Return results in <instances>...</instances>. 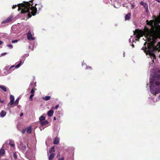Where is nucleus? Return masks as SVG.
I'll return each mask as SVG.
<instances>
[{
  "label": "nucleus",
  "mask_w": 160,
  "mask_h": 160,
  "mask_svg": "<svg viewBox=\"0 0 160 160\" xmlns=\"http://www.w3.org/2000/svg\"><path fill=\"white\" fill-rule=\"evenodd\" d=\"M13 157L15 159H16L17 158V155H16V153L14 152L13 153Z\"/></svg>",
  "instance_id": "7c9ffc66"
},
{
  "label": "nucleus",
  "mask_w": 160,
  "mask_h": 160,
  "mask_svg": "<svg viewBox=\"0 0 160 160\" xmlns=\"http://www.w3.org/2000/svg\"><path fill=\"white\" fill-rule=\"evenodd\" d=\"M34 94H31L29 97V100L30 101L32 100V98L34 96Z\"/></svg>",
  "instance_id": "cd10ccee"
},
{
  "label": "nucleus",
  "mask_w": 160,
  "mask_h": 160,
  "mask_svg": "<svg viewBox=\"0 0 160 160\" xmlns=\"http://www.w3.org/2000/svg\"><path fill=\"white\" fill-rule=\"evenodd\" d=\"M19 98H18L15 100V102H14V104L15 105H17L19 102Z\"/></svg>",
  "instance_id": "4be33fe9"
},
{
  "label": "nucleus",
  "mask_w": 160,
  "mask_h": 160,
  "mask_svg": "<svg viewBox=\"0 0 160 160\" xmlns=\"http://www.w3.org/2000/svg\"><path fill=\"white\" fill-rule=\"evenodd\" d=\"M54 151L55 150L54 149V147H52L51 148L49 152L50 153H51L52 152H54Z\"/></svg>",
  "instance_id": "a878e982"
},
{
  "label": "nucleus",
  "mask_w": 160,
  "mask_h": 160,
  "mask_svg": "<svg viewBox=\"0 0 160 160\" xmlns=\"http://www.w3.org/2000/svg\"><path fill=\"white\" fill-rule=\"evenodd\" d=\"M23 115V113L22 112H21L20 114V116L22 117Z\"/></svg>",
  "instance_id": "a19ab883"
},
{
  "label": "nucleus",
  "mask_w": 160,
  "mask_h": 160,
  "mask_svg": "<svg viewBox=\"0 0 160 160\" xmlns=\"http://www.w3.org/2000/svg\"><path fill=\"white\" fill-rule=\"evenodd\" d=\"M18 41H12V42L13 43H16Z\"/></svg>",
  "instance_id": "e433bc0d"
},
{
  "label": "nucleus",
  "mask_w": 160,
  "mask_h": 160,
  "mask_svg": "<svg viewBox=\"0 0 160 160\" xmlns=\"http://www.w3.org/2000/svg\"><path fill=\"white\" fill-rule=\"evenodd\" d=\"M144 7L145 8L146 11H147L148 10V6L147 4L146 3V4H145V5H144Z\"/></svg>",
  "instance_id": "c85d7f7f"
},
{
  "label": "nucleus",
  "mask_w": 160,
  "mask_h": 160,
  "mask_svg": "<svg viewBox=\"0 0 160 160\" xmlns=\"http://www.w3.org/2000/svg\"><path fill=\"white\" fill-rule=\"evenodd\" d=\"M10 101H14V96L12 95L10 96Z\"/></svg>",
  "instance_id": "b1692460"
},
{
  "label": "nucleus",
  "mask_w": 160,
  "mask_h": 160,
  "mask_svg": "<svg viewBox=\"0 0 160 160\" xmlns=\"http://www.w3.org/2000/svg\"><path fill=\"white\" fill-rule=\"evenodd\" d=\"M82 66H83V67H84V65H85V66L86 67V69H92V68L91 67L87 66L86 64H84L83 63H82Z\"/></svg>",
  "instance_id": "5701e85b"
},
{
  "label": "nucleus",
  "mask_w": 160,
  "mask_h": 160,
  "mask_svg": "<svg viewBox=\"0 0 160 160\" xmlns=\"http://www.w3.org/2000/svg\"><path fill=\"white\" fill-rule=\"evenodd\" d=\"M123 56L124 57V56H124V53H123Z\"/></svg>",
  "instance_id": "09e8293b"
},
{
  "label": "nucleus",
  "mask_w": 160,
  "mask_h": 160,
  "mask_svg": "<svg viewBox=\"0 0 160 160\" xmlns=\"http://www.w3.org/2000/svg\"><path fill=\"white\" fill-rule=\"evenodd\" d=\"M6 114V112L4 110H2L0 113V116L1 118H3L5 116Z\"/></svg>",
  "instance_id": "9b49d317"
},
{
  "label": "nucleus",
  "mask_w": 160,
  "mask_h": 160,
  "mask_svg": "<svg viewBox=\"0 0 160 160\" xmlns=\"http://www.w3.org/2000/svg\"><path fill=\"white\" fill-rule=\"evenodd\" d=\"M18 10H21L22 13L28 12V18H30L32 15H36L37 11V8L32 6L28 2H25L24 3L19 4L18 5Z\"/></svg>",
  "instance_id": "7ed1b4c3"
},
{
  "label": "nucleus",
  "mask_w": 160,
  "mask_h": 160,
  "mask_svg": "<svg viewBox=\"0 0 160 160\" xmlns=\"http://www.w3.org/2000/svg\"><path fill=\"white\" fill-rule=\"evenodd\" d=\"M140 4L144 6L145 5V4H146V3H145L142 2H140Z\"/></svg>",
  "instance_id": "f704fd0d"
},
{
  "label": "nucleus",
  "mask_w": 160,
  "mask_h": 160,
  "mask_svg": "<svg viewBox=\"0 0 160 160\" xmlns=\"http://www.w3.org/2000/svg\"><path fill=\"white\" fill-rule=\"evenodd\" d=\"M58 160H64V158L63 157L62 158L59 159Z\"/></svg>",
  "instance_id": "ea45409f"
},
{
  "label": "nucleus",
  "mask_w": 160,
  "mask_h": 160,
  "mask_svg": "<svg viewBox=\"0 0 160 160\" xmlns=\"http://www.w3.org/2000/svg\"><path fill=\"white\" fill-rule=\"evenodd\" d=\"M46 144H47V142H46Z\"/></svg>",
  "instance_id": "3c124183"
},
{
  "label": "nucleus",
  "mask_w": 160,
  "mask_h": 160,
  "mask_svg": "<svg viewBox=\"0 0 160 160\" xmlns=\"http://www.w3.org/2000/svg\"><path fill=\"white\" fill-rule=\"evenodd\" d=\"M26 131L25 129H23L22 131V133H24Z\"/></svg>",
  "instance_id": "58836bf2"
},
{
  "label": "nucleus",
  "mask_w": 160,
  "mask_h": 160,
  "mask_svg": "<svg viewBox=\"0 0 160 160\" xmlns=\"http://www.w3.org/2000/svg\"><path fill=\"white\" fill-rule=\"evenodd\" d=\"M39 120L40 121V122L42 121H44L45 120V118L44 116H41L39 118Z\"/></svg>",
  "instance_id": "412c9836"
},
{
  "label": "nucleus",
  "mask_w": 160,
  "mask_h": 160,
  "mask_svg": "<svg viewBox=\"0 0 160 160\" xmlns=\"http://www.w3.org/2000/svg\"><path fill=\"white\" fill-rule=\"evenodd\" d=\"M147 40H151V39H148Z\"/></svg>",
  "instance_id": "49530a36"
},
{
  "label": "nucleus",
  "mask_w": 160,
  "mask_h": 160,
  "mask_svg": "<svg viewBox=\"0 0 160 160\" xmlns=\"http://www.w3.org/2000/svg\"><path fill=\"white\" fill-rule=\"evenodd\" d=\"M135 7V6L132 3L131 4V9H132L133 8Z\"/></svg>",
  "instance_id": "473e14b6"
},
{
  "label": "nucleus",
  "mask_w": 160,
  "mask_h": 160,
  "mask_svg": "<svg viewBox=\"0 0 160 160\" xmlns=\"http://www.w3.org/2000/svg\"><path fill=\"white\" fill-rule=\"evenodd\" d=\"M30 44L29 45V48L32 51L33 50V48L36 45V43L35 41H29L28 42Z\"/></svg>",
  "instance_id": "6e6552de"
},
{
  "label": "nucleus",
  "mask_w": 160,
  "mask_h": 160,
  "mask_svg": "<svg viewBox=\"0 0 160 160\" xmlns=\"http://www.w3.org/2000/svg\"><path fill=\"white\" fill-rule=\"evenodd\" d=\"M45 128V127H43V126H41L40 127V129L41 131L42 130H43Z\"/></svg>",
  "instance_id": "72a5a7b5"
},
{
  "label": "nucleus",
  "mask_w": 160,
  "mask_h": 160,
  "mask_svg": "<svg viewBox=\"0 0 160 160\" xmlns=\"http://www.w3.org/2000/svg\"><path fill=\"white\" fill-rule=\"evenodd\" d=\"M0 88H1L4 92H6L7 91V88L6 87L3 85H0Z\"/></svg>",
  "instance_id": "f3484780"
},
{
  "label": "nucleus",
  "mask_w": 160,
  "mask_h": 160,
  "mask_svg": "<svg viewBox=\"0 0 160 160\" xmlns=\"http://www.w3.org/2000/svg\"><path fill=\"white\" fill-rule=\"evenodd\" d=\"M40 123L41 126H43V125L48 124V122L46 120L42 121Z\"/></svg>",
  "instance_id": "2eb2a0df"
},
{
  "label": "nucleus",
  "mask_w": 160,
  "mask_h": 160,
  "mask_svg": "<svg viewBox=\"0 0 160 160\" xmlns=\"http://www.w3.org/2000/svg\"><path fill=\"white\" fill-rule=\"evenodd\" d=\"M153 17L154 18V19L150 20L148 21H147V24L150 25L152 29H154L155 28L156 29L160 28L159 24L160 23V17L156 18L155 16H153Z\"/></svg>",
  "instance_id": "20e7f679"
},
{
  "label": "nucleus",
  "mask_w": 160,
  "mask_h": 160,
  "mask_svg": "<svg viewBox=\"0 0 160 160\" xmlns=\"http://www.w3.org/2000/svg\"><path fill=\"white\" fill-rule=\"evenodd\" d=\"M28 39L29 40H33L35 39L33 33H31L30 31H29L27 34Z\"/></svg>",
  "instance_id": "1a4fd4ad"
},
{
  "label": "nucleus",
  "mask_w": 160,
  "mask_h": 160,
  "mask_svg": "<svg viewBox=\"0 0 160 160\" xmlns=\"http://www.w3.org/2000/svg\"><path fill=\"white\" fill-rule=\"evenodd\" d=\"M114 7L115 8H118V7H116L115 6H114Z\"/></svg>",
  "instance_id": "de8ad7c7"
},
{
  "label": "nucleus",
  "mask_w": 160,
  "mask_h": 160,
  "mask_svg": "<svg viewBox=\"0 0 160 160\" xmlns=\"http://www.w3.org/2000/svg\"><path fill=\"white\" fill-rule=\"evenodd\" d=\"M9 144L10 146L11 150H9L8 152L10 153H11L15 149V144L14 141L12 140H9Z\"/></svg>",
  "instance_id": "0eeeda50"
},
{
  "label": "nucleus",
  "mask_w": 160,
  "mask_h": 160,
  "mask_svg": "<svg viewBox=\"0 0 160 160\" xmlns=\"http://www.w3.org/2000/svg\"><path fill=\"white\" fill-rule=\"evenodd\" d=\"M59 138H58L56 137L53 140V144H58L59 143Z\"/></svg>",
  "instance_id": "f8f14e48"
},
{
  "label": "nucleus",
  "mask_w": 160,
  "mask_h": 160,
  "mask_svg": "<svg viewBox=\"0 0 160 160\" xmlns=\"http://www.w3.org/2000/svg\"><path fill=\"white\" fill-rule=\"evenodd\" d=\"M129 42L130 45L132 47V48H133L134 47V44L136 43V42L135 41H129Z\"/></svg>",
  "instance_id": "dca6fc26"
},
{
  "label": "nucleus",
  "mask_w": 160,
  "mask_h": 160,
  "mask_svg": "<svg viewBox=\"0 0 160 160\" xmlns=\"http://www.w3.org/2000/svg\"><path fill=\"white\" fill-rule=\"evenodd\" d=\"M54 113L53 111L52 110H49L47 113L49 117H51L52 116Z\"/></svg>",
  "instance_id": "ddd939ff"
},
{
  "label": "nucleus",
  "mask_w": 160,
  "mask_h": 160,
  "mask_svg": "<svg viewBox=\"0 0 160 160\" xmlns=\"http://www.w3.org/2000/svg\"><path fill=\"white\" fill-rule=\"evenodd\" d=\"M32 127L31 126H29L27 128L26 130L27 132L28 133H30L31 132Z\"/></svg>",
  "instance_id": "6ab92c4d"
},
{
  "label": "nucleus",
  "mask_w": 160,
  "mask_h": 160,
  "mask_svg": "<svg viewBox=\"0 0 160 160\" xmlns=\"http://www.w3.org/2000/svg\"><path fill=\"white\" fill-rule=\"evenodd\" d=\"M130 16L131 14L130 13H128L125 17V20H128L129 19Z\"/></svg>",
  "instance_id": "a211bd4d"
},
{
  "label": "nucleus",
  "mask_w": 160,
  "mask_h": 160,
  "mask_svg": "<svg viewBox=\"0 0 160 160\" xmlns=\"http://www.w3.org/2000/svg\"><path fill=\"white\" fill-rule=\"evenodd\" d=\"M7 54V52H4V53H2L0 55V57H1L3 56H5V55Z\"/></svg>",
  "instance_id": "bb28decb"
},
{
  "label": "nucleus",
  "mask_w": 160,
  "mask_h": 160,
  "mask_svg": "<svg viewBox=\"0 0 160 160\" xmlns=\"http://www.w3.org/2000/svg\"><path fill=\"white\" fill-rule=\"evenodd\" d=\"M4 101L3 100L1 101L0 100V102L3 103L4 102Z\"/></svg>",
  "instance_id": "37998d69"
},
{
  "label": "nucleus",
  "mask_w": 160,
  "mask_h": 160,
  "mask_svg": "<svg viewBox=\"0 0 160 160\" xmlns=\"http://www.w3.org/2000/svg\"><path fill=\"white\" fill-rule=\"evenodd\" d=\"M157 41H146L144 43V46L141 49L144 50L146 55L148 54L151 59V62H149L150 66L153 67L154 66V59H155V52L156 50H160V42H157ZM160 59V54L159 55Z\"/></svg>",
  "instance_id": "f03ea898"
},
{
  "label": "nucleus",
  "mask_w": 160,
  "mask_h": 160,
  "mask_svg": "<svg viewBox=\"0 0 160 160\" xmlns=\"http://www.w3.org/2000/svg\"><path fill=\"white\" fill-rule=\"evenodd\" d=\"M7 46L8 47L10 48L11 49L13 48V46L11 44H9L7 45Z\"/></svg>",
  "instance_id": "2f4dec72"
},
{
  "label": "nucleus",
  "mask_w": 160,
  "mask_h": 160,
  "mask_svg": "<svg viewBox=\"0 0 160 160\" xmlns=\"http://www.w3.org/2000/svg\"><path fill=\"white\" fill-rule=\"evenodd\" d=\"M29 55V54L27 53V54H26L25 55H24V57H25V58H26V57H28V56Z\"/></svg>",
  "instance_id": "4c0bfd02"
},
{
  "label": "nucleus",
  "mask_w": 160,
  "mask_h": 160,
  "mask_svg": "<svg viewBox=\"0 0 160 160\" xmlns=\"http://www.w3.org/2000/svg\"><path fill=\"white\" fill-rule=\"evenodd\" d=\"M135 40H138L137 39H135Z\"/></svg>",
  "instance_id": "8fccbe9b"
},
{
  "label": "nucleus",
  "mask_w": 160,
  "mask_h": 160,
  "mask_svg": "<svg viewBox=\"0 0 160 160\" xmlns=\"http://www.w3.org/2000/svg\"><path fill=\"white\" fill-rule=\"evenodd\" d=\"M12 19V17H9L6 20L3 21L2 22V23H6L7 22H10L11 21Z\"/></svg>",
  "instance_id": "9d476101"
},
{
  "label": "nucleus",
  "mask_w": 160,
  "mask_h": 160,
  "mask_svg": "<svg viewBox=\"0 0 160 160\" xmlns=\"http://www.w3.org/2000/svg\"><path fill=\"white\" fill-rule=\"evenodd\" d=\"M134 34L136 35L137 38L139 39L140 37L143 36V35L145 34H146L148 36L150 37L151 36L152 32L149 29L145 28L144 30V32L139 30H136L134 32Z\"/></svg>",
  "instance_id": "39448f33"
},
{
  "label": "nucleus",
  "mask_w": 160,
  "mask_h": 160,
  "mask_svg": "<svg viewBox=\"0 0 160 160\" xmlns=\"http://www.w3.org/2000/svg\"><path fill=\"white\" fill-rule=\"evenodd\" d=\"M59 106V105H57L53 108L55 109H57L58 108Z\"/></svg>",
  "instance_id": "c9c22d12"
},
{
  "label": "nucleus",
  "mask_w": 160,
  "mask_h": 160,
  "mask_svg": "<svg viewBox=\"0 0 160 160\" xmlns=\"http://www.w3.org/2000/svg\"><path fill=\"white\" fill-rule=\"evenodd\" d=\"M35 89L34 88H32L31 91V93H32L31 94H34V92H35V91H34V89Z\"/></svg>",
  "instance_id": "c756f323"
},
{
  "label": "nucleus",
  "mask_w": 160,
  "mask_h": 160,
  "mask_svg": "<svg viewBox=\"0 0 160 160\" xmlns=\"http://www.w3.org/2000/svg\"><path fill=\"white\" fill-rule=\"evenodd\" d=\"M3 43V42H2L1 41H0V45L2 44Z\"/></svg>",
  "instance_id": "c03bdc74"
},
{
  "label": "nucleus",
  "mask_w": 160,
  "mask_h": 160,
  "mask_svg": "<svg viewBox=\"0 0 160 160\" xmlns=\"http://www.w3.org/2000/svg\"><path fill=\"white\" fill-rule=\"evenodd\" d=\"M14 101H10V102L8 104V106H9L12 105L13 104H14Z\"/></svg>",
  "instance_id": "393cba45"
},
{
  "label": "nucleus",
  "mask_w": 160,
  "mask_h": 160,
  "mask_svg": "<svg viewBox=\"0 0 160 160\" xmlns=\"http://www.w3.org/2000/svg\"><path fill=\"white\" fill-rule=\"evenodd\" d=\"M53 120H56V117H54L53 118Z\"/></svg>",
  "instance_id": "a18cd8bd"
},
{
  "label": "nucleus",
  "mask_w": 160,
  "mask_h": 160,
  "mask_svg": "<svg viewBox=\"0 0 160 160\" xmlns=\"http://www.w3.org/2000/svg\"><path fill=\"white\" fill-rule=\"evenodd\" d=\"M54 154L53 153H51L49 157V159L50 160L52 159L54 157Z\"/></svg>",
  "instance_id": "aec40b11"
},
{
  "label": "nucleus",
  "mask_w": 160,
  "mask_h": 160,
  "mask_svg": "<svg viewBox=\"0 0 160 160\" xmlns=\"http://www.w3.org/2000/svg\"><path fill=\"white\" fill-rule=\"evenodd\" d=\"M24 60H22L21 59L19 62L16 65H13L10 67H9L8 66L5 67L4 68V70L7 71V72L5 75L11 73L12 71L15 70V69H17L20 67V66L24 63Z\"/></svg>",
  "instance_id": "423d86ee"
},
{
  "label": "nucleus",
  "mask_w": 160,
  "mask_h": 160,
  "mask_svg": "<svg viewBox=\"0 0 160 160\" xmlns=\"http://www.w3.org/2000/svg\"><path fill=\"white\" fill-rule=\"evenodd\" d=\"M51 98V97L50 96H46L45 97H42V98L43 100L47 101L50 100Z\"/></svg>",
  "instance_id": "4468645a"
},
{
  "label": "nucleus",
  "mask_w": 160,
  "mask_h": 160,
  "mask_svg": "<svg viewBox=\"0 0 160 160\" xmlns=\"http://www.w3.org/2000/svg\"><path fill=\"white\" fill-rule=\"evenodd\" d=\"M16 6L17 5H13L12 8L13 9L15 8Z\"/></svg>",
  "instance_id": "79ce46f5"
},
{
  "label": "nucleus",
  "mask_w": 160,
  "mask_h": 160,
  "mask_svg": "<svg viewBox=\"0 0 160 160\" xmlns=\"http://www.w3.org/2000/svg\"><path fill=\"white\" fill-rule=\"evenodd\" d=\"M150 72V91L153 97L151 98L154 102L160 99V69H157L153 72L152 69ZM149 98L150 99V98Z\"/></svg>",
  "instance_id": "f257e3e1"
}]
</instances>
